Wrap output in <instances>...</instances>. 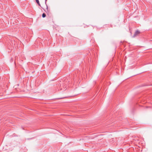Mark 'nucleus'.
Wrapping results in <instances>:
<instances>
[{
    "instance_id": "nucleus-1",
    "label": "nucleus",
    "mask_w": 152,
    "mask_h": 152,
    "mask_svg": "<svg viewBox=\"0 0 152 152\" xmlns=\"http://www.w3.org/2000/svg\"><path fill=\"white\" fill-rule=\"evenodd\" d=\"M60 89L62 90H65L66 89V86L63 84H60Z\"/></svg>"
},
{
    "instance_id": "nucleus-2",
    "label": "nucleus",
    "mask_w": 152,
    "mask_h": 152,
    "mask_svg": "<svg viewBox=\"0 0 152 152\" xmlns=\"http://www.w3.org/2000/svg\"><path fill=\"white\" fill-rule=\"evenodd\" d=\"M140 32L139 31H137L135 32L134 34L133 37H135L138 34H140Z\"/></svg>"
},
{
    "instance_id": "nucleus-3",
    "label": "nucleus",
    "mask_w": 152,
    "mask_h": 152,
    "mask_svg": "<svg viewBox=\"0 0 152 152\" xmlns=\"http://www.w3.org/2000/svg\"><path fill=\"white\" fill-rule=\"evenodd\" d=\"M36 1V2H37V4L39 5V6H40V4L39 3V0H35Z\"/></svg>"
},
{
    "instance_id": "nucleus-4",
    "label": "nucleus",
    "mask_w": 152,
    "mask_h": 152,
    "mask_svg": "<svg viewBox=\"0 0 152 152\" xmlns=\"http://www.w3.org/2000/svg\"><path fill=\"white\" fill-rule=\"evenodd\" d=\"M46 16V15L45 13H44L42 14V17L43 18H45Z\"/></svg>"
},
{
    "instance_id": "nucleus-5",
    "label": "nucleus",
    "mask_w": 152,
    "mask_h": 152,
    "mask_svg": "<svg viewBox=\"0 0 152 152\" xmlns=\"http://www.w3.org/2000/svg\"><path fill=\"white\" fill-rule=\"evenodd\" d=\"M47 9L48 11V7H47Z\"/></svg>"
},
{
    "instance_id": "nucleus-6",
    "label": "nucleus",
    "mask_w": 152,
    "mask_h": 152,
    "mask_svg": "<svg viewBox=\"0 0 152 152\" xmlns=\"http://www.w3.org/2000/svg\"><path fill=\"white\" fill-rule=\"evenodd\" d=\"M47 1V0H45V1Z\"/></svg>"
}]
</instances>
